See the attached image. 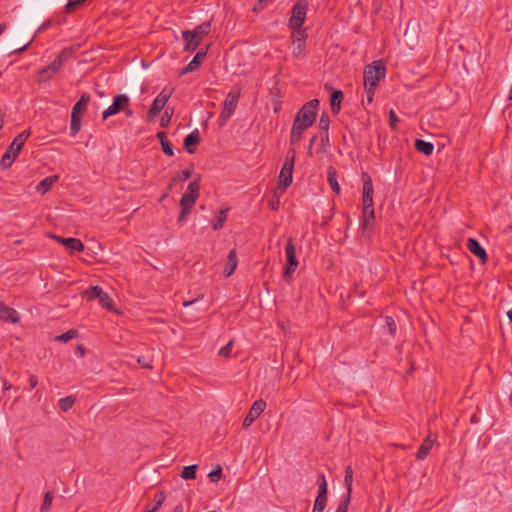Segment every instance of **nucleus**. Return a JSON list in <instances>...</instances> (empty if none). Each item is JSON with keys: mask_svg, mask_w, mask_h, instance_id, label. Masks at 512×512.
Returning <instances> with one entry per match:
<instances>
[{"mask_svg": "<svg viewBox=\"0 0 512 512\" xmlns=\"http://www.w3.org/2000/svg\"><path fill=\"white\" fill-rule=\"evenodd\" d=\"M72 55L71 48H64L50 65L43 67L39 70L38 82H47L51 80L62 68L63 64Z\"/></svg>", "mask_w": 512, "mask_h": 512, "instance_id": "1", "label": "nucleus"}, {"mask_svg": "<svg viewBox=\"0 0 512 512\" xmlns=\"http://www.w3.org/2000/svg\"><path fill=\"white\" fill-rule=\"evenodd\" d=\"M29 136L30 130H25L13 139L1 158L0 165L3 169L9 168L13 164Z\"/></svg>", "mask_w": 512, "mask_h": 512, "instance_id": "2", "label": "nucleus"}, {"mask_svg": "<svg viewBox=\"0 0 512 512\" xmlns=\"http://www.w3.org/2000/svg\"><path fill=\"white\" fill-rule=\"evenodd\" d=\"M386 68L381 60L373 61L364 70V86L377 88L380 80L384 79Z\"/></svg>", "mask_w": 512, "mask_h": 512, "instance_id": "3", "label": "nucleus"}, {"mask_svg": "<svg viewBox=\"0 0 512 512\" xmlns=\"http://www.w3.org/2000/svg\"><path fill=\"white\" fill-rule=\"evenodd\" d=\"M295 150L288 151L286 160L280 170L278 178V188L284 192L290 186L293 180V168L295 163Z\"/></svg>", "mask_w": 512, "mask_h": 512, "instance_id": "4", "label": "nucleus"}, {"mask_svg": "<svg viewBox=\"0 0 512 512\" xmlns=\"http://www.w3.org/2000/svg\"><path fill=\"white\" fill-rule=\"evenodd\" d=\"M319 107V100L313 99L306 102L298 111L294 120H298V124L306 129L311 127L316 120V113Z\"/></svg>", "mask_w": 512, "mask_h": 512, "instance_id": "5", "label": "nucleus"}, {"mask_svg": "<svg viewBox=\"0 0 512 512\" xmlns=\"http://www.w3.org/2000/svg\"><path fill=\"white\" fill-rule=\"evenodd\" d=\"M308 11L307 0H297L292 8V15L289 19V27L292 30L303 29V24Z\"/></svg>", "mask_w": 512, "mask_h": 512, "instance_id": "6", "label": "nucleus"}, {"mask_svg": "<svg viewBox=\"0 0 512 512\" xmlns=\"http://www.w3.org/2000/svg\"><path fill=\"white\" fill-rule=\"evenodd\" d=\"M172 93H173V89L163 88L161 90V92L153 100L151 107L148 110V113H147L148 121H153L158 116L160 111L165 107L166 103L172 96Z\"/></svg>", "mask_w": 512, "mask_h": 512, "instance_id": "7", "label": "nucleus"}, {"mask_svg": "<svg viewBox=\"0 0 512 512\" xmlns=\"http://www.w3.org/2000/svg\"><path fill=\"white\" fill-rule=\"evenodd\" d=\"M285 255L287 259V264L283 273V278L286 281H289L292 278V274L298 267V260L296 257V250L294 242L291 238L288 239L285 246Z\"/></svg>", "mask_w": 512, "mask_h": 512, "instance_id": "8", "label": "nucleus"}, {"mask_svg": "<svg viewBox=\"0 0 512 512\" xmlns=\"http://www.w3.org/2000/svg\"><path fill=\"white\" fill-rule=\"evenodd\" d=\"M239 100V94L228 93L224 103L223 109L218 117V125L223 127L226 125L230 117L234 114Z\"/></svg>", "mask_w": 512, "mask_h": 512, "instance_id": "9", "label": "nucleus"}, {"mask_svg": "<svg viewBox=\"0 0 512 512\" xmlns=\"http://www.w3.org/2000/svg\"><path fill=\"white\" fill-rule=\"evenodd\" d=\"M85 295H86L88 301L97 299L99 304L103 308H105L107 310L112 309L113 301H112L111 297L105 291H103V289L101 287L92 286L85 292Z\"/></svg>", "mask_w": 512, "mask_h": 512, "instance_id": "10", "label": "nucleus"}, {"mask_svg": "<svg viewBox=\"0 0 512 512\" xmlns=\"http://www.w3.org/2000/svg\"><path fill=\"white\" fill-rule=\"evenodd\" d=\"M130 105V98L126 94H119L113 98L112 104L103 111L102 119L106 120L109 117L118 114L123 109H126Z\"/></svg>", "mask_w": 512, "mask_h": 512, "instance_id": "11", "label": "nucleus"}, {"mask_svg": "<svg viewBox=\"0 0 512 512\" xmlns=\"http://www.w3.org/2000/svg\"><path fill=\"white\" fill-rule=\"evenodd\" d=\"M363 180V192H362V203L363 211L374 210L373 202V183L371 177L364 173L362 176Z\"/></svg>", "mask_w": 512, "mask_h": 512, "instance_id": "12", "label": "nucleus"}, {"mask_svg": "<svg viewBox=\"0 0 512 512\" xmlns=\"http://www.w3.org/2000/svg\"><path fill=\"white\" fill-rule=\"evenodd\" d=\"M292 44H293V55L300 58L304 55L306 46V32L305 29L292 30Z\"/></svg>", "mask_w": 512, "mask_h": 512, "instance_id": "13", "label": "nucleus"}, {"mask_svg": "<svg viewBox=\"0 0 512 512\" xmlns=\"http://www.w3.org/2000/svg\"><path fill=\"white\" fill-rule=\"evenodd\" d=\"M266 408V402L262 399L255 401L251 408L249 409L248 414L246 415L243 421V428H248L251 426L256 419L264 412Z\"/></svg>", "mask_w": 512, "mask_h": 512, "instance_id": "14", "label": "nucleus"}, {"mask_svg": "<svg viewBox=\"0 0 512 512\" xmlns=\"http://www.w3.org/2000/svg\"><path fill=\"white\" fill-rule=\"evenodd\" d=\"M197 199V196L191 195L187 192L182 195L180 200L181 212L178 217L179 223L184 222L187 219Z\"/></svg>", "mask_w": 512, "mask_h": 512, "instance_id": "15", "label": "nucleus"}, {"mask_svg": "<svg viewBox=\"0 0 512 512\" xmlns=\"http://www.w3.org/2000/svg\"><path fill=\"white\" fill-rule=\"evenodd\" d=\"M54 239H56L59 243L65 246L66 249H68L71 252L77 251L82 252L84 251V244L81 242V240L77 238H64L61 236H53Z\"/></svg>", "mask_w": 512, "mask_h": 512, "instance_id": "16", "label": "nucleus"}, {"mask_svg": "<svg viewBox=\"0 0 512 512\" xmlns=\"http://www.w3.org/2000/svg\"><path fill=\"white\" fill-rule=\"evenodd\" d=\"M182 39L184 41V51L186 52H194L201 42L191 30L182 31Z\"/></svg>", "mask_w": 512, "mask_h": 512, "instance_id": "17", "label": "nucleus"}, {"mask_svg": "<svg viewBox=\"0 0 512 512\" xmlns=\"http://www.w3.org/2000/svg\"><path fill=\"white\" fill-rule=\"evenodd\" d=\"M467 248L469 251L478 257L481 263H485L488 260L487 253L485 249L480 245V243L474 238H468L467 240Z\"/></svg>", "mask_w": 512, "mask_h": 512, "instance_id": "18", "label": "nucleus"}, {"mask_svg": "<svg viewBox=\"0 0 512 512\" xmlns=\"http://www.w3.org/2000/svg\"><path fill=\"white\" fill-rule=\"evenodd\" d=\"M19 313L11 307L0 302V320L4 322L17 323L19 321Z\"/></svg>", "mask_w": 512, "mask_h": 512, "instance_id": "19", "label": "nucleus"}, {"mask_svg": "<svg viewBox=\"0 0 512 512\" xmlns=\"http://www.w3.org/2000/svg\"><path fill=\"white\" fill-rule=\"evenodd\" d=\"M206 54V50L198 51L196 55L193 57V59L182 69L181 75L197 70L200 67L201 63L203 62Z\"/></svg>", "mask_w": 512, "mask_h": 512, "instance_id": "20", "label": "nucleus"}, {"mask_svg": "<svg viewBox=\"0 0 512 512\" xmlns=\"http://www.w3.org/2000/svg\"><path fill=\"white\" fill-rule=\"evenodd\" d=\"M200 142V134L199 130L195 129L190 134H188L184 139V147L189 154H193L195 152V146Z\"/></svg>", "mask_w": 512, "mask_h": 512, "instance_id": "21", "label": "nucleus"}, {"mask_svg": "<svg viewBox=\"0 0 512 512\" xmlns=\"http://www.w3.org/2000/svg\"><path fill=\"white\" fill-rule=\"evenodd\" d=\"M238 264L236 249H231L227 256V261L224 268L225 277H230Z\"/></svg>", "mask_w": 512, "mask_h": 512, "instance_id": "22", "label": "nucleus"}, {"mask_svg": "<svg viewBox=\"0 0 512 512\" xmlns=\"http://www.w3.org/2000/svg\"><path fill=\"white\" fill-rule=\"evenodd\" d=\"M433 444H434V439L431 438L430 435H428L422 442V444L420 445L417 453H416V458L418 460H424L430 453L432 447H433Z\"/></svg>", "mask_w": 512, "mask_h": 512, "instance_id": "23", "label": "nucleus"}, {"mask_svg": "<svg viewBox=\"0 0 512 512\" xmlns=\"http://www.w3.org/2000/svg\"><path fill=\"white\" fill-rule=\"evenodd\" d=\"M89 101L90 95L88 93H83L80 99L74 104L72 114L81 116L82 113L86 111Z\"/></svg>", "mask_w": 512, "mask_h": 512, "instance_id": "24", "label": "nucleus"}, {"mask_svg": "<svg viewBox=\"0 0 512 512\" xmlns=\"http://www.w3.org/2000/svg\"><path fill=\"white\" fill-rule=\"evenodd\" d=\"M344 99V94L341 90H335L331 94L330 105L333 114H338L341 109V103Z\"/></svg>", "mask_w": 512, "mask_h": 512, "instance_id": "25", "label": "nucleus"}, {"mask_svg": "<svg viewBox=\"0 0 512 512\" xmlns=\"http://www.w3.org/2000/svg\"><path fill=\"white\" fill-rule=\"evenodd\" d=\"M375 220V211L374 210H368L363 211V217L361 220V226L363 232H370L373 228Z\"/></svg>", "mask_w": 512, "mask_h": 512, "instance_id": "26", "label": "nucleus"}, {"mask_svg": "<svg viewBox=\"0 0 512 512\" xmlns=\"http://www.w3.org/2000/svg\"><path fill=\"white\" fill-rule=\"evenodd\" d=\"M166 499V494L163 491H160L156 493L154 496V503L153 504H147L145 512H157L161 506L163 505L164 501Z\"/></svg>", "mask_w": 512, "mask_h": 512, "instance_id": "27", "label": "nucleus"}, {"mask_svg": "<svg viewBox=\"0 0 512 512\" xmlns=\"http://www.w3.org/2000/svg\"><path fill=\"white\" fill-rule=\"evenodd\" d=\"M305 130V127L301 126V124H298V120H294L290 134L291 144H297L301 140Z\"/></svg>", "mask_w": 512, "mask_h": 512, "instance_id": "28", "label": "nucleus"}, {"mask_svg": "<svg viewBox=\"0 0 512 512\" xmlns=\"http://www.w3.org/2000/svg\"><path fill=\"white\" fill-rule=\"evenodd\" d=\"M327 180L332 191L336 194L340 193V186L337 181V172L334 167H329L327 170Z\"/></svg>", "mask_w": 512, "mask_h": 512, "instance_id": "29", "label": "nucleus"}, {"mask_svg": "<svg viewBox=\"0 0 512 512\" xmlns=\"http://www.w3.org/2000/svg\"><path fill=\"white\" fill-rule=\"evenodd\" d=\"M384 325L382 326L383 334H388L391 338H394L397 331V325L393 317L386 316L384 319Z\"/></svg>", "mask_w": 512, "mask_h": 512, "instance_id": "30", "label": "nucleus"}, {"mask_svg": "<svg viewBox=\"0 0 512 512\" xmlns=\"http://www.w3.org/2000/svg\"><path fill=\"white\" fill-rule=\"evenodd\" d=\"M415 148L417 151L423 153L426 156H429L433 153L434 145L431 142L422 139H417L415 141Z\"/></svg>", "mask_w": 512, "mask_h": 512, "instance_id": "31", "label": "nucleus"}, {"mask_svg": "<svg viewBox=\"0 0 512 512\" xmlns=\"http://www.w3.org/2000/svg\"><path fill=\"white\" fill-rule=\"evenodd\" d=\"M195 36H197L198 39L201 41L205 36H207L211 31V22L205 21L195 27V29L191 30Z\"/></svg>", "mask_w": 512, "mask_h": 512, "instance_id": "32", "label": "nucleus"}, {"mask_svg": "<svg viewBox=\"0 0 512 512\" xmlns=\"http://www.w3.org/2000/svg\"><path fill=\"white\" fill-rule=\"evenodd\" d=\"M56 180H57L56 176H48V177L44 178L37 185V187H36L37 191L40 192L41 194L47 193L52 188V186L54 185Z\"/></svg>", "mask_w": 512, "mask_h": 512, "instance_id": "33", "label": "nucleus"}, {"mask_svg": "<svg viewBox=\"0 0 512 512\" xmlns=\"http://www.w3.org/2000/svg\"><path fill=\"white\" fill-rule=\"evenodd\" d=\"M352 483H353V470H352L351 466H347L345 469L344 484L347 489L346 495H349V498H351V494H352Z\"/></svg>", "mask_w": 512, "mask_h": 512, "instance_id": "34", "label": "nucleus"}, {"mask_svg": "<svg viewBox=\"0 0 512 512\" xmlns=\"http://www.w3.org/2000/svg\"><path fill=\"white\" fill-rule=\"evenodd\" d=\"M227 215H228V208L221 209L219 211V214L217 215V217L213 223L214 230H219V229L223 228V226L227 220Z\"/></svg>", "mask_w": 512, "mask_h": 512, "instance_id": "35", "label": "nucleus"}, {"mask_svg": "<svg viewBox=\"0 0 512 512\" xmlns=\"http://www.w3.org/2000/svg\"><path fill=\"white\" fill-rule=\"evenodd\" d=\"M75 403V397L73 396H67V397H64V398H61L59 401H58V407L61 411L63 412H67L69 409L72 408V406L74 405Z\"/></svg>", "mask_w": 512, "mask_h": 512, "instance_id": "36", "label": "nucleus"}, {"mask_svg": "<svg viewBox=\"0 0 512 512\" xmlns=\"http://www.w3.org/2000/svg\"><path fill=\"white\" fill-rule=\"evenodd\" d=\"M81 121H82V116L75 115V114L71 113L70 131H71L72 136H75L80 131Z\"/></svg>", "mask_w": 512, "mask_h": 512, "instance_id": "37", "label": "nucleus"}, {"mask_svg": "<svg viewBox=\"0 0 512 512\" xmlns=\"http://www.w3.org/2000/svg\"><path fill=\"white\" fill-rule=\"evenodd\" d=\"M197 465H190L183 468L181 477L185 480L196 478Z\"/></svg>", "mask_w": 512, "mask_h": 512, "instance_id": "38", "label": "nucleus"}, {"mask_svg": "<svg viewBox=\"0 0 512 512\" xmlns=\"http://www.w3.org/2000/svg\"><path fill=\"white\" fill-rule=\"evenodd\" d=\"M53 501V493L48 491L44 495L43 503L40 506V512H49Z\"/></svg>", "mask_w": 512, "mask_h": 512, "instance_id": "39", "label": "nucleus"}, {"mask_svg": "<svg viewBox=\"0 0 512 512\" xmlns=\"http://www.w3.org/2000/svg\"><path fill=\"white\" fill-rule=\"evenodd\" d=\"M77 335H78L77 331L74 330V329H71V330H68L67 332H65L63 334H60V335L56 336L55 340L59 341V342H62V343H66V342L76 338Z\"/></svg>", "mask_w": 512, "mask_h": 512, "instance_id": "40", "label": "nucleus"}, {"mask_svg": "<svg viewBox=\"0 0 512 512\" xmlns=\"http://www.w3.org/2000/svg\"><path fill=\"white\" fill-rule=\"evenodd\" d=\"M330 119L326 112H323L319 119V129L321 132H329Z\"/></svg>", "mask_w": 512, "mask_h": 512, "instance_id": "41", "label": "nucleus"}, {"mask_svg": "<svg viewBox=\"0 0 512 512\" xmlns=\"http://www.w3.org/2000/svg\"><path fill=\"white\" fill-rule=\"evenodd\" d=\"M191 177V172L189 170H183L178 172L172 179L170 183V187L175 184L177 181H186Z\"/></svg>", "mask_w": 512, "mask_h": 512, "instance_id": "42", "label": "nucleus"}, {"mask_svg": "<svg viewBox=\"0 0 512 512\" xmlns=\"http://www.w3.org/2000/svg\"><path fill=\"white\" fill-rule=\"evenodd\" d=\"M199 189L200 185L198 180H193L188 184L186 192L191 195L199 197Z\"/></svg>", "mask_w": 512, "mask_h": 512, "instance_id": "43", "label": "nucleus"}, {"mask_svg": "<svg viewBox=\"0 0 512 512\" xmlns=\"http://www.w3.org/2000/svg\"><path fill=\"white\" fill-rule=\"evenodd\" d=\"M350 501L351 498H349V495H344L336 509V512H348Z\"/></svg>", "mask_w": 512, "mask_h": 512, "instance_id": "44", "label": "nucleus"}, {"mask_svg": "<svg viewBox=\"0 0 512 512\" xmlns=\"http://www.w3.org/2000/svg\"><path fill=\"white\" fill-rule=\"evenodd\" d=\"M85 1L86 0H75V1L69 0V2L65 6L66 12H68V13L72 12L75 8L84 4Z\"/></svg>", "mask_w": 512, "mask_h": 512, "instance_id": "45", "label": "nucleus"}, {"mask_svg": "<svg viewBox=\"0 0 512 512\" xmlns=\"http://www.w3.org/2000/svg\"><path fill=\"white\" fill-rule=\"evenodd\" d=\"M327 505V500L315 499L312 512H323Z\"/></svg>", "mask_w": 512, "mask_h": 512, "instance_id": "46", "label": "nucleus"}, {"mask_svg": "<svg viewBox=\"0 0 512 512\" xmlns=\"http://www.w3.org/2000/svg\"><path fill=\"white\" fill-rule=\"evenodd\" d=\"M222 468L217 466L216 469L212 470L208 476L212 482H218L221 478Z\"/></svg>", "mask_w": 512, "mask_h": 512, "instance_id": "47", "label": "nucleus"}, {"mask_svg": "<svg viewBox=\"0 0 512 512\" xmlns=\"http://www.w3.org/2000/svg\"><path fill=\"white\" fill-rule=\"evenodd\" d=\"M399 122V118L397 117L394 110L389 111V127L392 130H395L397 128V124Z\"/></svg>", "mask_w": 512, "mask_h": 512, "instance_id": "48", "label": "nucleus"}, {"mask_svg": "<svg viewBox=\"0 0 512 512\" xmlns=\"http://www.w3.org/2000/svg\"><path fill=\"white\" fill-rule=\"evenodd\" d=\"M328 488H327V484H321V485H318V495H317V499H321V500H327L328 496Z\"/></svg>", "mask_w": 512, "mask_h": 512, "instance_id": "49", "label": "nucleus"}, {"mask_svg": "<svg viewBox=\"0 0 512 512\" xmlns=\"http://www.w3.org/2000/svg\"><path fill=\"white\" fill-rule=\"evenodd\" d=\"M232 346H233V341H229L225 346H223L219 350V355L222 357H229L231 354Z\"/></svg>", "mask_w": 512, "mask_h": 512, "instance_id": "50", "label": "nucleus"}, {"mask_svg": "<svg viewBox=\"0 0 512 512\" xmlns=\"http://www.w3.org/2000/svg\"><path fill=\"white\" fill-rule=\"evenodd\" d=\"M173 115V111L171 110V112H169L168 109L165 110V112L163 113L162 117H161V126L162 127H167L170 120H171V117Z\"/></svg>", "mask_w": 512, "mask_h": 512, "instance_id": "51", "label": "nucleus"}, {"mask_svg": "<svg viewBox=\"0 0 512 512\" xmlns=\"http://www.w3.org/2000/svg\"><path fill=\"white\" fill-rule=\"evenodd\" d=\"M321 146L324 151L330 146L329 132H321Z\"/></svg>", "mask_w": 512, "mask_h": 512, "instance_id": "52", "label": "nucleus"}, {"mask_svg": "<svg viewBox=\"0 0 512 512\" xmlns=\"http://www.w3.org/2000/svg\"><path fill=\"white\" fill-rule=\"evenodd\" d=\"M161 146H162L163 152L166 155H168V156L174 155L172 144L169 141L161 143Z\"/></svg>", "mask_w": 512, "mask_h": 512, "instance_id": "53", "label": "nucleus"}, {"mask_svg": "<svg viewBox=\"0 0 512 512\" xmlns=\"http://www.w3.org/2000/svg\"><path fill=\"white\" fill-rule=\"evenodd\" d=\"M365 89H366L367 102L371 103L373 101V97H374V93H375V89L376 88L365 87Z\"/></svg>", "mask_w": 512, "mask_h": 512, "instance_id": "54", "label": "nucleus"}, {"mask_svg": "<svg viewBox=\"0 0 512 512\" xmlns=\"http://www.w3.org/2000/svg\"><path fill=\"white\" fill-rule=\"evenodd\" d=\"M137 362L144 368H152L151 363L145 357H139Z\"/></svg>", "mask_w": 512, "mask_h": 512, "instance_id": "55", "label": "nucleus"}, {"mask_svg": "<svg viewBox=\"0 0 512 512\" xmlns=\"http://www.w3.org/2000/svg\"><path fill=\"white\" fill-rule=\"evenodd\" d=\"M29 383H30V389H34L37 384H38V378L37 376L35 375H32L29 379Z\"/></svg>", "mask_w": 512, "mask_h": 512, "instance_id": "56", "label": "nucleus"}, {"mask_svg": "<svg viewBox=\"0 0 512 512\" xmlns=\"http://www.w3.org/2000/svg\"><path fill=\"white\" fill-rule=\"evenodd\" d=\"M30 43H31V41L27 42L25 45H23L20 48H17L15 50H13L11 53L12 54H17V53H21V52L25 51L27 49V47L30 45Z\"/></svg>", "mask_w": 512, "mask_h": 512, "instance_id": "57", "label": "nucleus"}, {"mask_svg": "<svg viewBox=\"0 0 512 512\" xmlns=\"http://www.w3.org/2000/svg\"><path fill=\"white\" fill-rule=\"evenodd\" d=\"M85 347L83 345H77L76 347V353L80 356V357H83L85 355Z\"/></svg>", "mask_w": 512, "mask_h": 512, "instance_id": "58", "label": "nucleus"}, {"mask_svg": "<svg viewBox=\"0 0 512 512\" xmlns=\"http://www.w3.org/2000/svg\"><path fill=\"white\" fill-rule=\"evenodd\" d=\"M157 138L160 140V143L168 141L166 133L163 131L157 133Z\"/></svg>", "mask_w": 512, "mask_h": 512, "instance_id": "59", "label": "nucleus"}, {"mask_svg": "<svg viewBox=\"0 0 512 512\" xmlns=\"http://www.w3.org/2000/svg\"><path fill=\"white\" fill-rule=\"evenodd\" d=\"M327 484V481H326V478H325V475L323 473H320L318 475V478H317V484L318 485H321V484Z\"/></svg>", "mask_w": 512, "mask_h": 512, "instance_id": "60", "label": "nucleus"}, {"mask_svg": "<svg viewBox=\"0 0 512 512\" xmlns=\"http://www.w3.org/2000/svg\"><path fill=\"white\" fill-rule=\"evenodd\" d=\"M269 206L272 210H276L278 209L279 207V199L277 198L276 200H272L270 203H269Z\"/></svg>", "mask_w": 512, "mask_h": 512, "instance_id": "61", "label": "nucleus"}, {"mask_svg": "<svg viewBox=\"0 0 512 512\" xmlns=\"http://www.w3.org/2000/svg\"><path fill=\"white\" fill-rule=\"evenodd\" d=\"M315 140H316V136H313L312 139L310 140L309 147H308V153L310 155H312V147H313Z\"/></svg>", "mask_w": 512, "mask_h": 512, "instance_id": "62", "label": "nucleus"}, {"mask_svg": "<svg viewBox=\"0 0 512 512\" xmlns=\"http://www.w3.org/2000/svg\"><path fill=\"white\" fill-rule=\"evenodd\" d=\"M173 512H184V507H183L182 503H179L178 505H176L173 509Z\"/></svg>", "mask_w": 512, "mask_h": 512, "instance_id": "63", "label": "nucleus"}, {"mask_svg": "<svg viewBox=\"0 0 512 512\" xmlns=\"http://www.w3.org/2000/svg\"><path fill=\"white\" fill-rule=\"evenodd\" d=\"M122 111L125 113V115L127 117H132L133 116V111L129 107H127L126 109H123Z\"/></svg>", "mask_w": 512, "mask_h": 512, "instance_id": "64", "label": "nucleus"}]
</instances>
